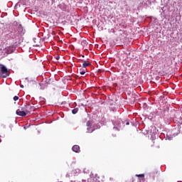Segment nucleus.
<instances>
[{
	"label": "nucleus",
	"mask_w": 182,
	"mask_h": 182,
	"mask_svg": "<svg viewBox=\"0 0 182 182\" xmlns=\"http://www.w3.org/2000/svg\"><path fill=\"white\" fill-rule=\"evenodd\" d=\"M0 76L1 77H8L9 76L8 68L2 64H0Z\"/></svg>",
	"instance_id": "nucleus-1"
},
{
	"label": "nucleus",
	"mask_w": 182,
	"mask_h": 182,
	"mask_svg": "<svg viewBox=\"0 0 182 182\" xmlns=\"http://www.w3.org/2000/svg\"><path fill=\"white\" fill-rule=\"evenodd\" d=\"M21 110H25L27 113H31V112H35V107L27 105L22 107Z\"/></svg>",
	"instance_id": "nucleus-2"
},
{
	"label": "nucleus",
	"mask_w": 182,
	"mask_h": 182,
	"mask_svg": "<svg viewBox=\"0 0 182 182\" xmlns=\"http://www.w3.org/2000/svg\"><path fill=\"white\" fill-rule=\"evenodd\" d=\"M27 113L28 112L26 111H25L24 109H22V107H21V109H17L16 112V114H17V116H21L22 117H24V116H26Z\"/></svg>",
	"instance_id": "nucleus-3"
},
{
	"label": "nucleus",
	"mask_w": 182,
	"mask_h": 182,
	"mask_svg": "<svg viewBox=\"0 0 182 182\" xmlns=\"http://www.w3.org/2000/svg\"><path fill=\"white\" fill-rule=\"evenodd\" d=\"M73 151H75V153H80V147L79 145H74L72 148Z\"/></svg>",
	"instance_id": "nucleus-4"
},
{
	"label": "nucleus",
	"mask_w": 182,
	"mask_h": 182,
	"mask_svg": "<svg viewBox=\"0 0 182 182\" xmlns=\"http://www.w3.org/2000/svg\"><path fill=\"white\" fill-rule=\"evenodd\" d=\"M14 46H10L6 48V51L7 52V53H12V52H14Z\"/></svg>",
	"instance_id": "nucleus-5"
},
{
	"label": "nucleus",
	"mask_w": 182,
	"mask_h": 182,
	"mask_svg": "<svg viewBox=\"0 0 182 182\" xmlns=\"http://www.w3.org/2000/svg\"><path fill=\"white\" fill-rule=\"evenodd\" d=\"M87 130L88 133H92L93 130L90 131V127H92V122L90 121L87 122Z\"/></svg>",
	"instance_id": "nucleus-6"
},
{
	"label": "nucleus",
	"mask_w": 182,
	"mask_h": 182,
	"mask_svg": "<svg viewBox=\"0 0 182 182\" xmlns=\"http://www.w3.org/2000/svg\"><path fill=\"white\" fill-rule=\"evenodd\" d=\"M87 66H90V63L87 61L84 60L82 63V67L87 68Z\"/></svg>",
	"instance_id": "nucleus-7"
},
{
	"label": "nucleus",
	"mask_w": 182,
	"mask_h": 182,
	"mask_svg": "<svg viewBox=\"0 0 182 182\" xmlns=\"http://www.w3.org/2000/svg\"><path fill=\"white\" fill-rule=\"evenodd\" d=\"M77 112H79V109H77V108H75L72 110L73 114H76V113H77Z\"/></svg>",
	"instance_id": "nucleus-8"
},
{
	"label": "nucleus",
	"mask_w": 182,
	"mask_h": 182,
	"mask_svg": "<svg viewBox=\"0 0 182 182\" xmlns=\"http://www.w3.org/2000/svg\"><path fill=\"white\" fill-rule=\"evenodd\" d=\"M136 177H139L141 178H144V174L141 173V174H136Z\"/></svg>",
	"instance_id": "nucleus-9"
},
{
	"label": "nucleus",
	"mask_w": 182,
	"mask_h": 182,
	"mask_svg": "<svg viewBox=\"0 0 182 182\" xmlns=\"http://www.w3.org/2000/svg\"><path fill=\"white\" fill-rule=\"evenodd\" d=\"M119 26H121L123 29H124L127 26H126L125 23H123V24H122V23H120V24H119Z\"/></svg>",
	"instance_id": "nucleus-10"
},
{
	"label": "nucleus",
	"mask_w": 182,
	"mask_h": 182,
	"mask_svg": "<svg viewBox=\"0 0 182 182\" xmlns=\"http://www.w3.org/2000/svg\"><path fill=\"white\" fill-rule=\"evenodd\" d=\"M14 102H16V100H19V97H18V96H14Z\"/></svg>",
	"instance_id": "nucleus-11"
},
{
	"label": "nucleus",
	"mask_w": 182,
	"mask_h": 182,
	"mask_svg": "<svg viewBox=\"0 0 182 182\" xmlns=\"http://www.w3.org/2000/svg\"><path fill=\"white\" fill-rule=\"evenodd\" d=\"M80 73V75H85V73H86V72L85 71H81Z\"/></svg>",
	"instance_id": "nucleus-12"
},
{
	"label": "nucleus",
	"mask_w": 182,
	"mask_h": 182,
	"mask_svg": "<svg viewBox=\"0 0 182 182\" xmlns=\"http://www.w3.org/2000/svg\"><path fill=\"white\" fill-rule=\"evenodd\" d=\"M60 58V57L57 56V57L55 58V59H56L57 60H59Z\"/></svg>",
	"instance_id": "nucleus-13"
},
{
	"label": "nucleus",
	"mask_w": 182,
	"mask_h": 182,
	"mask_svg": "<svg viewBox=\"0 0 182 182\" xmlns=\"http://www.w3.org/2000/svg\"><path fill=\"white\" fill-rule=\"evenodd\" d=\"M130 124L129 122H127V126H129Z\"/></svg>",
	"instance_id": "nucleus-14"
},
{
	"label": "nucleus",
	"mask_w": 182,
	"mask_h": 182,
	"mask_svg": "<svg viewBox=\"0 0 182 182\" xmlns=\"http://www.w3.org/2000/svg\"><path fill=\"white\" fill-rule=\"evenodd\" d=\"M20 87H23V85H20Z\"/></svg>",
	"instance_id": "nucleus-15"
}]
</instances>
